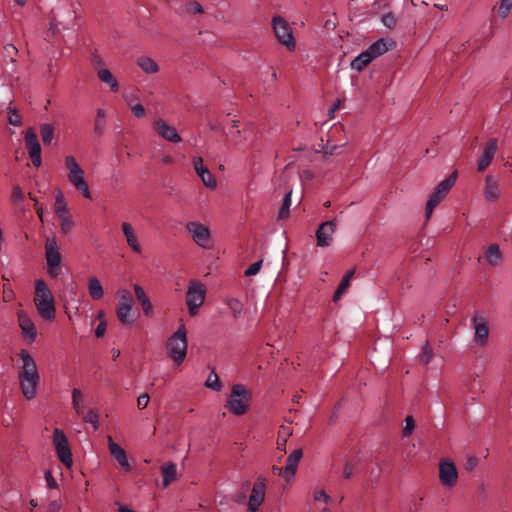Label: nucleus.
I'll use <instances>...</instances> for the list:
<instances>
[{"instance_id":"nucleus-2","label":"nucleus","mask_w":512,"mask_h":512,"mask_svg":"<svg viewBox=\"0 0 512 512\" xmlns=\"http://www.w3.org/2000/svg\"><path fill=\"white\" fill-rule=\"evenodd\" d=\"M252 393L243 384H234L224 407L235 416L244 415L250 406Z\"/></svg>"},{"instance_id":"nucleus-3","label":"nucleus","mask_w":512,"mask_h":512,"mask_svg":"<svg viewBox=\"0 0 512 512\" xmlns=\"http://www.w3.org/2000/svg\"><path fill=\"white\" fill-rule=\"evenodd\" d=\"M187 345V331L185 325L182 323L168 338L166 343L168 356L176 365H180L184 361L187 354Z\"/></svg>"},{"instance_id":"nucleus-27","label":"nucleus","mask_w":512,"mask_h":512,"mask_svg":"<svg viewBox=\"0 0 512 512\" xmlns=\"http://www.w3.org/2000/svg\"><path fill=\"white\" fill-rule=\"evenodd\" d=\"M19 356L23 364L18 372H38L35 360L26 349H21Z\"/></svg>"},{"instance_id":"nucleus-23","label":"nucleus","mask_w":512,"mask_h":512,"mask_svg":"<svg viewBox=\"0 0 512 512\" xmlns=\"http://www.w3.org/2000/svg\"><path fill=\"white\" fill-rule=\"evenodd\" d=\"M134 292H135V297H136L137 301L139 302V304L142 307L144 315L147 317L152 316L153 315V306L150 302L148 295L144 291L143 287L140 286L139 284H135Z\"/></svg>"},{"instance_id":"nucleus-20","label":"nucleus","mask_w":512,"mask_h":512,"mask_svg":"<svg viewBox=\"0 0 512 512\" xmlns=\"http://www.w3.org/2000/svg\"><path fill=\"white\" fill-rule=\"evenodd\" d=\"M396 45V42L392 39L380 38L373 42L366 51L374 60L375 58L383 55L387 51L391 50Z\"/></svg>"},{"instance_id":"nucleus-63","label":"nucleus","mask_w":512,"mask_h":512,"mask_svg":"<svg viewBox=\"0 0 512 512\" xmlns=\"http://www.w3.org/2000/svg\"><path fill=\"white\" fill-rule=\"evenodd\" d=\"M314 499L316 501H324L327 503L330 500V496L324 490H320L315 493Z\"/></svg>"},{"instance_id":"nucleus-33","label":"nucleus","mask_w":512,"mask_h":512,"mask_svg":"<svg viewBox=\"0 0 512 512\" xmlns=\"http://www.w3.org/2000/svg\"><path fill=\"white\" fill-rule=\"evenodd\" d=\"M132 307L125 304H118L116 315L120 323L124 326L131 325L133 320L129 318Z\"/></svg>"},{"instance_id":"nucleus-6","label":"nucleus","mask_w":512,"mask_h":512,"mask_svg":"<svg viewBox=\"0 0 512 512\" xmlns=\"http://www.w3.org/2000/svg\"><path fill=\"white\" fill-rule=\"evenodd\" d=\"M271 23L278 42L284 45L288 51L293 52L296 42L289 23L280 15L273 16Z\"/></svg>"},{"instance_id":"nucleus-56","label":"nucleus","mask_w":512,"mask_h":512,"mask_svg":"<svg viewBox=\"0 0 512 512\" xmlns=\"http://www.w3.org/2000/svg\"><path fill=\"white\" fill-rule=\"evenodd\" d=\"M478 458L476 456H468L465 462V469L469 472L473 471L478 465Z\"/></svg>"},{"instance_id":"nucleus-37","label":"nucleus","mask_w":512,"mask_h":512,"mask_svg":"<svg viewBox=\"0 0 512 512\" xmlns=\"http://www.w3.org/2000/svg\"><path fill=\"white\" fill-rule=\"evenodd\" d=\"M104 118H105L104 110L103 109H98L97 110V116H96L95 124H94V133L97 136H101L103 134V132H104V127H105Z\"/></svg>"},{"instance_id":"nucleus-21","label":"nucleus","mask_w":512,"mask_h":512,"mask_svg":"<svg viewBox=\"0 0 512 512\" xmlns=\"http://www.w3.org/2000/svg\"><path fill=\"white\" fill-rule=\"evenodd\" d=\"M303 456V451L301 448L295 449L287 458L286 466L284 467V475L283 478L286 481H289L296 474L298 463Z\"/></svg>"},{"instance_id":"nucleus-58","label":"nucleus","mask_w":512,"mask_h":512,"mask_svg":"<svg viewBox=\"0 0 512 512\" xmlns=\"http://www.w3.org/2000/svg\"><path fill=\"white\" fill-rule=\"evenodd\" d=\"M150 397L147 393L141 394L137 399V407L139 409H144L147 407L149 403Z\"/></svg>"},{"instance_id":"nucleus-8","label":"nucleus","mask_w":512,"mask_h":512,"mask_svg":"<svg viewBox=\"0 0 512 512\" xmlns=\"http://www.w3.org/2000/svg\"><path fill=\"white\" fill-rule=\"evenodd\" d=\"M53 443L55 445L56 453L58 455L59 460L66 467H71L73 463L72 452L66 435L59 428H55L53 431Z\"/></svg>"},{"instance_id":"nucleus-62","label":"nucleus","mask_w":512,"mask_h":512,"mask_svg":"<svg viewBox=\"0 0 512 512\" xmlns=\"http://www.w3.org/2000/svg\"><path fill=\"white\" fill-rule=\"evenodd\" d=\"M246 498H247V496H246L245 492L239 491L234 494V496L232 497V500L234 502H236L237 504H244L246 502Z\"/></svg>"},{"instance_id":"nucleus-10","label":"nucleus","mask_w":512,"mask_h":512,"mask_svg":"<svg viewBox=\"0 0 512 512\" xmlns=\"http://www.w3.org/2000/svg\"><path fill=\"white\" fill-rule=\"evenodd\" d=\"M24 141L33 165L35 167H39L42 163L41 145L38 140L37 133L35 132L33 127H29L25 131Z\"/></svg>"},{"instance_id":"nucleus-40","label":"nucleus","mask_w":512,"mask_h":512,"mask_svg":"<svg viewBox=\"0 0 512 512\" xmlns=\"http://www.w3.org/2000/svg\"><path fill=\"white\" fill-rule=\"evenodd\" d=\"M433 358V351L428 343V341L425 342V344L422 347V351L420 354V362L424 365H428Z\"/></svg>"},{"instance_id":"nucleus-29","label":"nucleus","mask_w":512,"mask_h":512,"mask_svg":"<svg viewBox=\"0 0 512 512\" xmlns=\"http://www.w3.org/2000/svg\"><path fill=\"white\" fill-rule=\"evenodd\" d=\"M373 61L372 57L365 50L361 52L357 57H355L351 61V68L358 72H361L364 68H366Z\"/></svg>"},{"instance_id":"nucleus-31","label":"nucleus","mask_w":512,"mask_h":512,"mask_svg":"<svg viewBox=\"0 0 512 512\" xmlns=\"http://www.w3.org/2000/svg\"><path fill=\"white\" fill-rule=\"evenodd\" d=\"M88 290L91 298L94 300H100L104 295L102 285L97 277L89 278Z\"/></svg>"},{"instance_id":"nucleus-24","label":"nucleus","mask_w":512,"mask_h":512,"mask_svg":"<svg viewBox=\"0 0 512 512\" xmlns=\"http://www.w3.org/2000/svg\"><path fill=\"white\" fill-rule=\"evenodd\" d=\"M485 198L488 201H496L499 198L498 181L491 175L485 178Z\"/></svg>"},{"instance_id":"nucleus-48","label":"nucleus","mask_w":512,"mask_h":512,"mask_svg":"<svg viewBox=\"0 0 512 512\" xmlns=\"http://www.w3.org/2000/svg\"><path fill=\"white\" fill-rule=\"evenodd\" d=\"M511 8L512 0H501L498 10L499 16L503 19L506 18L510 13Z\"/></svg>"},{"instance_id":"nucleus-1","label":"nucleus","mask_w":512,"mask_h":512,"mask_svg":"<svg viewBox=\"0 0 512 512\" xmlns=\"http://www.w3.org/2000/svg\"><path fill=\"white\" fill-rule=\"evenodd\" d=\"M34 303L39 315L44 320H54L56 315L54 297L43 279L35 281Z\"/></svg>"},{"instance_id":"nucleus-4","label":"nucleus","mask_w":512,"mask_h":512,"mask_svg":"<svg viewBox=\"0 0 512 512\" xmlns=\"http://www.w3.org/2000/svg\"><path fill=\"white\" fill-rule=\"evenodd\" d=\"M458 177V171L452 172L446 179L442 180L435 188L433 193L430 195L426 207L425 217L427 220L430 219L435 207L446 197L451 188L455 185Z\"/></svg>"},{"instance_id":"nucleus-18","label":"nucleus","mask_w":512,"mask_h":512,"mask_svg":"<svg viewBox=\"0 0 512 512\" xmlns=\"http://www.w3.org/2000/svg\"><path fill=\"white\" fill-rule=\"evenodd\" d=\"M193 165L196 173L201 178L203 184L210 188L214 189L217 186V181L214 175L208 170V168L204 165V161L201 157H196L193 159Z\"/></svg>"},{"instance_id":"nucleus-13","label":"nucleus","mask_w":512,"mask_h":512,"mask_svg":"<svg viewBox=\"0 0 512 512\" xmlns=\"http://www.w3.org/2000/svg\"><path fill=\"white\" fill-rule=\"evenodd\" d=\"M187 230L192 234L194 242L202 248H208L210 245V231L208 227L199 222L187 223Z\"/></svg>"},{"instance_id":"nucleus-55","label":"nucleus","mask_w":512,"mask_h":512,"mask_svg":"<svg viewBox=\"0 0 512 512\" xmlns=\"http://www.w3.org/2000/svg\"><path fill=\"white\" fill-rule=\"evenodd\" d=\"M341 148V146L338 145H331L327 143L326 145H322V152L324 156H332L337 153V150Z\"/></svg>"},{"instance_id":"nucleus-14","label":"nucleus","mask_w":512,"mask_h":512,"mask_svg":"<svg viewBox=\"0 0 512 512\" xmlns=\"http://www.w3.org/2000/svg\"><path fill=\"white\" fill-rule=\"evenodd\" d=\"M498 149V140L491 138L485 145V148L478 159L477 170L483 172L492 162Z\"/></svg>"},{"instance_id":"nucleus-17","label":"nucleus","mask_w":512,"mask_h":512,"mask_svg":"<svg viewBox=\"0 0 512 512\" xmlns=\"http://www.w3.org/2000/svg\"><path fill=\"white\" fill-rule=\"evenodd\" d=\"M475 330V342L483 347L487 344L489 336L488 320L485 317L475 315L473 317Z\"/></svg>"},{"instance_id":"nucleus-12","label":"nucleus","mask_w":512,"mask_h":512,"mask_svg":"<svg viewBox=\"0 0 512 512\" xmlns=\"http://www.w3.org/2000/svg\"><path fill=\"white\" fill-rule=\"evenodd\" d=\"M458 479V472L451 460H441L439 463V480L441 484L450 489L453 488Z\"/></svg>"},{"instance_id":"nucleus-60","label":"nucleus","mask_w":512,"mask_h":512,"mask_svg":"<svg viewBox=\"0 0 512 512\" xmlns=\"http://www.w3.org/2000/svg\"><path fill=\"white\" fill-rule=\"evenodd\" d=\"M208 126L210 128L211 131L213 132H222V133H225V130H224V127L222 126L221 123H219L218 121H215V120H210L208 122Z\"/></svg>"},{"instance_id":"nucleus-32","label":"nucleus","mask_w":512,"mask_h":512,"mask_svg":"<svg viewBox=\"0 0 512 512\" xmlns=\"http://www.w3.org/2000/svg\"><path fill=\"white\" fill-rule=\"evenodd\" d=\"M98 77L102 82L107 83L109 85L112 92H117L119 90V84H118L116 78L110 72V70H108V69L99 70Z\"/></svg>"},{"instance_id":"nucleus-61","label":"nucleus","mask_w":512,"mask_h":512,"mask_svg":"<svg viewBox=\"0 0 512 512\" xmlns=\"http://www.w3.org/2000/svg\"><path fill=\"white\" fill-rule=\"evenodd\" d=\"M62 507L61 500H53L48 505L49 512H59Z\"/></svg>"},{"instance_id":"nucleus-30","label":"nucleus","mask_w":512,"mask_h":512,"mask_svg":"<svg viewBox=\"0 0 512 512\" xmlns=\"http://www.w3.org/2000/svg\"><path fill=\"white\" fill-rule=\"evenodd\" d=\"M486 260L492 266H498L502 260V253L498 244H491L485 253Z\"/></svg>"},{"instance_id":"nucleus-28","label":"nucleus","mask_w":512,"mask_h":512,"mask_svg":"<svg viewBox=\"0 0 512 512\" xmlns=\"http://www.w3.org/2000/svg\"><path fill=\"white\" fill-rule=\"evenodd\" d=\"M137 65L147 74H155L159 71V65L149 56H140Z\"/></svg>"},{"instance_id":"nucleus-25","label":"nucleus","mask_w":512,"mask_h":512,"mask_svg":"<svg viewBox=\"0 0 512 512\" xmlns=\"http://www.w3.org/2000/svg\"><path fill=\"white\" fill-rule=\"evenodd\" d=\"M122 230L126 237L127 244L131 247V249L136 252H141V246L137 240L136 235L134 234L133 227L130 223L124 222L122 223Z\"/></svg>"},{"instance_id":"nucleus-26","label":"nucleus","mask_w":512,"mask_h":512,"mask_svg":"<svg viewBox=\"0 0 512 512\" xmlns=\"http://www.w3.org/2000/svg\"><path fill=\"white\" fill-rule=\"evenodd\" d=\"M161 473L163 477V486L167 487L177 479L176 464L167 462L161 466Z\"/></svg>"},{"instance_id":"nucleus-34","label":"nucleus","mask_w":512,"mask_h":512,"mask_svg":"<svg viewBox=\"0 0 512 512\" xmlns=\"http://www.w3.org/2000/svg\"><path fill=\"white\" fill-rule=\"evenodd\" d=\"M55 213L58 217H62L69 214L67 204L61 190H57L55 196Z\"/></svg>"},{"instance_id":"nucleus-44","label":"nucleus","mask_w":512,"mask_h":512,"mask_svg":"<svg viewBox=\"0 0 512 512\" xmlns=\"http://www.w3.org/2000/svg\"><path fill=\"white\" fill-rule=\"evenodd\" d=\"M117 294L120 298L118 304H125L132 307L133 297L130 291H128L127 289H120L118 290Z\"/></svg>"},{"instance_id":"nucleus-52","label":"nucleus","mask_w":512,"mask_h":512,"mask_svg":"<svg viewBox=\"0 0 512 512\" xmlns=\"http://www.w3.org/2000/svg\"><path fill=\"white\" fill-rule=\"evenodd\" d=\"M261 265H262V260H259L253 264H251L244 272V275L246 277H250V276H254L256 275L260 268H261Z\"/></svg>"},{"instance_id":"nucleus-5","label":"nucleus","mask_w":512,"mask_h":512,"mask_svg":"<svg viewBox=\"0 0 512 512\" xmlns=\"http://www.w3.org/2000/svg\"><path fill=\"white\" fill-rule=\"evenodd\" d=\"M44 248L47 273L51 278H57L61 270L62 255L54 235L46 237Z\"/></svg>"},{"instance_id":"nucleus-59","label":"nucleus","mask_w":512,"mask_h":512,"mask_svg":"<svg viewBox=\"0 0 512 512\" xmlns=\"http://www.w3.org/2000/svg\"><path fill=\"white\" fill-rule=\"evenodd\" d=\"M106 328H107L106 321L105 320L100 321L95 330L96 337L97 338L103 337L105 335Z\"/></svg>"},{"instance_id":"nucleus-47","label":"nucleus","mask_w":512,"mask_h":512,"mask_svg":"<svg viewBox=\"0 0 512 512\" xmlns=\"http://www.w3.org/2000/svg\"><path fill=\"white\" fill-rule=\"evenodd\" d=\"M354 273H355V268H352V269L348 270L345 273V275L342 277V279H341V281H340V283H339L337 288L340 289V290L346 291V289L350 285V280L354 276Z\"/></svg>"},{"instance_id":"nucleus-53","label":"nucleus","mask_w":512,"mask_h":512,"mask_svg":"<svg viewBox=\"0 0 512 512\" xmlns=\"http://www.w3.org/2000/svg\"><path fill=\"white\" fill-rule=\"evenodd\" d=\"M44 477H45V480H46L47 487L49 489H56V488H58L57 481L53 477L52 472L50 470H46L45 471Z\"/></svg>"},{"instance_id":"nucleus-7","label":"nucleus","mask_w":512,"mask_h":512,"mask_svg":"<svg viewBox=\"0 0 512 512\" xmlns=\"http://www.w3.org/2000/svg\"><path fill=\"white\" fill-rule=\"evenodd\" d=\"M205 285L197 280H191L186 292V304L190 316H196L198 309L203 305L206 296Z\"/></svg>"},{"instance_id":"nucleus-9","label":"nucleus","mask_w":512,"mask_h":512,"mask_svg":"<svg viewBox=\"0 0 512 512\" xmlns=\"http://www.w3.org/2000/svg\"><path fill=\"white\" fill-rule=\"evenodd\" d=\"M18 378L20 382V388L23 396L27 400H32L36 397L37 386L40 382V376L38 372H18Z\"/></svg>"},{"instance_id":"nucleus-50","label":"nucleus","mask_w":512,"mask_h":512,"mask_svg":"<svg viewBox=\"0 0 512 512\" xmlns=\"http://www.w3.org/2000/svg\"><path fill=\"white\" fill-rule=\"evenodd\" d=\"M414 428H415V420H414L413 416L409 415L405 418V426L402 431L403 436H409L413 432Z\"/></svg>"},{"instance_id":"nucleus-39","label":"nucleus","mask_w":512,"mask_h":512,"mask_svg":"<svg viewBox=\"0 0 512 512\" xmlns=\"http://www.w3.org/2000/svg\"><path fill=\"white\" fill-rule=\"evenodd\" d=\"M68 179L75 186V188L83 185L85 182L83 170L80 169L77 171L69 172Z\"/></svg>"},{"instance_id":"nucleus-43","label":"nucleus","mask_w":512,"mask_h":512,"mask_svg":"<svg viewBox=\"0 0 512 512\" xmlns=\"http://www.w3.org/2000/svg\"><path fill=\"white\" fill-rule=\"evenodd\" d=\"M227 304H228L229 308L231 309L234 318H238L243 310V305H242L241 301L233 298V299H229Z\"/></svg>"},{"instance_id":"nucleus-19","label":"nucleus","mask_w":512,"mask_h":512,"mask_svg":"<svg viewBox=\"0 0 512 512\" xmlns=\"http://www.w3.org/2000/svg\"><path fill=\"white\" fill-rule=\"evenodd\" d=\"M336 227V220H330L320 224L316 231L317 246L327 247L331 244V235Z\"/></svg>"},{"instance_id":"nucleus-57","label":"nucleus","mask_w":512,"mask_h":512,"mask_svg":"<svg viewBox=\"0 0 512 512\" xmlns=\"http://www.w3.org/2000/svg\"><path fill=\"white\" fill-rule=\"evenodd\" d=\"M131 110H132V113L134 114V116L137 118L144 117L146 114L144 106L140 103L132 106Z\"/></svg>"},{"instance_id":"nucleus-46","label":"nucleus","mask_w":512,"mask_h":512,"mask_svg":"<svg viewBox=\"0 0 512 512\" xmlns=\"http://www.w3.org/2000/svg\"><path fill=\"white\" fill-rule=\"evenodd\" d=\"M381 21L383 25L388 29H394L397 25V19L392 12L384 14L381 18Z\"/></svg>"},{"instance_id":"nucleus-38","label":"nucleus","mask_w":512,"mask_h":512,"mask_svg":"<svg viewBox=\"0 0 512 512\" xmlns=\"http://www.w3.org/2000/svg\"><path fill=\"white\" fill-rule=\"evenodd\" d=\"M83 421L93 425L94 430L99 428V413L96 409H89L88 412L83 415Z\"/></svg>"},{"instance_id":"nucleus-11","label":"nucleus","mask_w":512,"mask_h":512,"mask_svg":"<svg viewBox=\"0 0 512 512\" xmlns=\"http://www.w3.org/2000/svg\"><path fill=\"white\" fill-rule=\"evenodd\" d=\"M265 487L266 478L263 476H258L251 489L247 512L258 511L265 498Z\"/></svg>"},{"instance_id":"nucleus-49","label":"nucleus","mask_w":512,"mask_h":512,"mask_svg":"<svg viewBox=\"0 0 512 512\" xmlns=\"http://www.w3.org/2000/svg\"><path fill=\"white\" fill-rule=\"evenodd\" d=\"M214 379L212 380V374L208 377L205 385L208 387V388H211L213 389L214 391H220L221 388H222V383L221 381L219 380V377L214 374Z\"/></svg>"},{"instance_id":"nucleus-45","label":"nucleus","mask_w":512,"mask_h":512,"mask_svg":"<svg viewBox=\"0 0 512 512\" xmlns=\"http://www.w3.org/2000/svg\"><path fill=\"white\" fill-rule=\"evenodd\" d=\"M185 9L190 14H202L204 12L202 5L195 0H191L185 4Z\"/></svg>"},{"instance_id":"nucleus-41","label":"nucleus","mask_w":512,"mask_h":512,"mask_svg":"<svg viewBox=\"0 0 512 512\" xmlns=\"http://www.w3.org/2000/svg\"><path fill=\"white\" fill-rule=\"evenodd\" d=\"M8 113H9V116H8L9 124L16 126V127H19L22 125V118L16 108L9 106Z\"/></svg>"},{"instance_id":"nucleus-15","label":"nucleus","mask_w":512,"mask_h":512,"mask_svg":"<svg viewBox=\"0 0 512 512\" xmlns=\"http://www.w3.org/2000/svg\"><path fill=\"white\" fill-rule=\"evenodd\" d=\"M17 316H18L19 327L22 330L23 337L29 343H33L37 337V331H36L34 323L32 322L29 315L23 310L19 311Z\"/></svg>"},{"instance_id":"nucleus-54","label":"nucleus","mask_w":512,"mask_h":512,"mask_svg":"<svg viewBox=\"0 0 512 512\" xmlns=\"http://www.w3.org/2000/svg\"><path fill=\"white\" fill-rule=\"evenodd\" d=\"M11 199L14 202H21L24 200V194L20 188V186L15 185L12 190Z\"/></svg>"},{"instance_id":"nucleus-22","label":"nucleus","mask_w":512,"mask_h":512,"mask_svg":"<svg viewBox=\"0 0 512 512\" xmlns=\"http://www.w3.org/2000/svg\"><path fill=\"white\" fill-rule=\"evenodd\" d=\"M108 441L110 454L125 471H130L131 466L128 462L125 450L119 444L115 443L110 436L108 437Z\"/></svg>"},{"instance_id":"nucleus-36","label":"nucleus","mask_w":512,"mask_h":512,"mask_svg":"<svg viewBox=\"0 0 512 512\" xmlns=\"http://www.w3.org/2000/svg\"><path fill=\"white\" fill-rule=\"evenodd\" d=\"M291 194L292 192L288 191L283 198V203L278 212V219L280 220L287 219L290 215Z\"/></svg>"},{"instance_id":"nucleus-42","label":"nucleus","mask_w":512,"mask_h":512,"mask_svg":"<svg viewBox=\"0 0 512 512\" xmlns=\"http://www.w3.org/2000/svg\"><path fill=\"white\" fill-rule=\"evenodd\" d=\"M59 218L61 220V223H60L61 232L66 235L71 231V229L74 226L72 216L70 214H68V215H65V216H62Z\"/></svg>"},{"instance_id":"nucleus-51","label":"nucleus","mask_w":512,"mask_h":512,"mask_svg":"<svg viewBox=\"0 0 512 512\" xmlns=\"http://www.w3.org/2000/svg\"><path fill=\"white\" fill-rule=\"evenodd\" d=\"M65 166L69 170V172L80 170L81 167L77 163L74 156L69 155L65 157Z\"/></svg>"},{"instance_id":"nucleus-35","label":"nucleus","mask_w":512,"mask_h":512,"mask_svg":"<svg viewBox=\"0 0 512 512\" xmlns=\"http://www.w3.org/2000/svg\"><path fill=\"white\" fill-rule=\"evenodd\" d=\"M40 135L44 145H51L55 136V129L52 124L44 123L40 126Z\"/></svg>"},{"instance_id":"nucleus-16","label":"nucleus","mask_w":512,"mask_h":512,"mask_svg":"<svg viewBox=\"0 0 512 512\" xmlns=\"http://www.w3.org/2000/svg\"><path fill=\"white\" fill-rule=\"evenodd\" d=\"M154 130L160 137H162L166 141L172 143H178L181 141V137L178 134L176 128L168 125L162 119H158L154 122Z\"/></svg>"},{"instance_id":"nucleus-64","label":"nucleus","mask_w":512,"mask_h":512,"mask_svg":"<svg viewBox=\"0 0 512 512\" xmlns=\"http://www.w3.org/2000/svg\"><path fill=\"white\" fill-rule=\"evenodd\" d=\"M353 470H354L353 464L350 462H347L344 466V471H343L344 478L347 480L350 479L352 477Z\"/></svg>"}]
</instances>
